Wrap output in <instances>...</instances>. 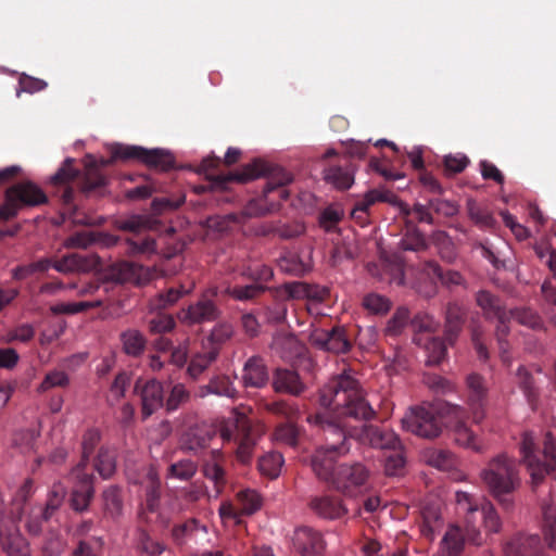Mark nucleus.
<instances>
[{
	"mask_svg": "<svg viewBox=\"0 0 556 556\" xmlns=\"http://www.w3.org/2000/svg\"><path fill=\"white\" fill-rule=\"evenodd\" d=\"M319 404L331 409L332 414L344 434L351 443V439L359 444L374 448L395 451L402 447L397 434L383 427L364 424L361 427L351 426L349 419L370 420L376 416L375 409L364 395L358 380L351 370L333 377L319 391Z\"/></svg>",
	"mask_w": 556,
	"mask_h": 556,
	"instance_id": "nucleus-1",
	"label": "nucleus"
},
{
	"mask_svg": "<svg viewBox=\"0 0 556 556\" xmlns=\"http://www.w3.org/2000/svg\"><path fill=\"white\" fill-rule=\"evenodd\" d=\"M307 421L323 428L326 441L325 445L317 448L312 455L311 467L319 480L331 485L338 468L337 459L350 452V442L344 434V428L337 422L333 414L329 416L319 413L309 415Z\"/></svg>",
	"mask_w": 556,
	"mask_h": 556,
	"instance_id": "nucleus-2",
	"label": "nucleus"
},
{
	"mask_svg": "<svg viewBox=\"0 0 556 556\" xmlns=\"http://www.w3.org/2000/svg\"><path fill=\"white\" fill-rule=\"evenodd\" d=\"M481 479L501 506L509 510L514 505L510 495L520 485L517 462L507 454H498L481 471Z\"/></svg>",
	"mask_w": 556,
	"mask_h": 556,
	"instance_id": "nucleus-3",
	"label": "nucleus"
},
{
	"mask_svg": "<svg viewBox=\"0 0 556 556\" xmlns=\"http://www.w3.org/2000/svg\"><path fill=\"white\" fill-rule=\"evenodd\" d=\"M520 452L527 464L532 483L539 484L545 476L556 475V422L546 432L542 451L535 450L534 435L525 432L520 444Z\"/></svg>",
	"mask_w": 556,
	"mask_h": 556,
	"instance_id": "nucleus-4",
	"label": "nucleus"
},
{
	"mask_svg": "<svg viewBox=\"0 0 556 556\" xmlns=\"http://www.w3.org/2000/svg\"><path fill=\"white\" fill-rule=\"evenodd\" d=\"M77 181L83 192H91L105 185V176L97 165H88L83 176L74 167V160L66 159L58 172L51 177V184L63 187L60 198L64 205L70 207L73 204L75 191L70 182Z\"/></svg>",
	"mask_w": 556,
	"mask_h": 556,
	"instance_id": "nucleus-5",
	"label": "nucleus"
},
{
	"mask_svg": "<svg viewBox=\"0 0 556 556\" xmlns=\"http://www.w3.org/2000/svg\"><path fill=\"white\" fill-rule=\"evenodd\" d=\"M456 503L458 511L464 514L465 522L472 527L471 530H468V539L472 544L479 545L481 543L480 531L477 528L478 517L482 519L484 528L489 532L496 533L501 530V519L490 501L485 498L477 500L467 492H457Z\"/></svg>",
	"mask_w": 556,
	"mask_h": 556,
	"instance_id": "nucleus-6",
	"label": "nucleus"
},
{
	"mask_svg": "<svg viewBox=\"0 0 556 556\" xmlns=\"http://www.w3.org/2000/svg\"><path fill=\"white\" fill-rule=\"evenodd\" d=\"M448 402L422 403L410 407L402 418V427L407 432L422 439L433 440L443 430L442 415L447 414Z\"/></svg>",
	"mask_w": 556,
	"mask_h": 556,
	"instance_id": "nucleus-7",
	"label": "nucleus"
},
{
	"mask_svg": "<svg viewBox=\"0 0 556 556\" xmlns=\"http://www.w3.org/2000/svg\"><path fill=\"white\" fill-rule=\"evenodd\" d=\"M262 435L260 427L252 425L249 419L240 418L233 422L224 425L220 429V438L225 444H233L237 459L243 464H250L254 447Z\"/></svg>",
	"mask_w": 556,
	"mask_h": 556,
	"instance_id": "nucleus-8",
	"label": "nucleus"
},
{
	"mask_svg": "<svg viewBox=\"0 0 556 556\" xmlns=\"http://www.w3.org/2000/svg\"><path fill=\"white\" fill-rule=\"evenodd\" d=\"M4 199V203L0 205L1 220L15 217L22 207L39 206L48 202L45 191L29 180L12 185L7 189Z\"/></svg>",
	"mask_w": 556,
	"mask_h": 556,
	"instance_id": "nucleus-9",
	"label": "nucleus"
},
{
	"mask_svg": "<svg viewBox=\"0 0 556 556\" xmlns=\"http://www.w3.org/2000/svg\"><path fill=\"white\" fill-rule=\"evenodd\" d=\"M116 160H137L150 168L167 172L174 168L175 157L165 149H146L139 146L115 144L111 150V159L103 161L102 165H109Z\"/></svg>",
	"mask_w": 556,
	"mask_h": 556,
	"instance_id": "nucleus-10",
	"label": "nucleus"
},
{
	"mask_svg": "<svg viewBox=\"0 0 556 556\" xmlns=\"http://www.w3.org/2000/svg\"><path fill=\"white\" fill-rule=\"evenodd\" d=\"M121 230L132 232L134 236L125 240V253L130 256L150 255L156 250L155 240L140 233L151 228V220L144 216L134 215L118 223Z\"/></svg>",
	"mask_w": 556,
	"mask_h": 556,
	"instance_id": "nucleus-11",
	"label": "nucleus"
},
{
	"mask_svg": "<svg viewBox=\"0 0 556 556\" xmlns=\"http://www.w3.org/2000/svg\"><path fill=\"white\" fill-rule=\"evenodd\" d=\"M368 478L369 470L362 463L341 464L331 485L346 496H355L366 485Z\"/></svg>",
	"mask_w": 556,
	"mask_h": 556,
	"instance_id": "nucleus-12",
	"label": "nucleus"
},
{
	"mask_svg": "<svg viewBox=\"0 0 556 556\" xmlns=\"http://www.w3.org/2000/svg\"><path fill=\"white\" fill-rule=\"evenodd\" d=\"M135 392L141 400L142 418L147 419L160 408L165 407V391L163 383L156 379L144 381L138 380L135 384Z\"/></svg>",
	"mask_w": 556,
	"mask_h": 556,
	"instance_id": "nucleus-13",
	"label": "nucleus"
},
{
	"mask_svg": "<svg viewBox=\"0 0 556 556\" xmlns=\"http://www.w3.org/2000/svg\"><path fill=\"white\" fill-rule=\"evenodd\" d=\"M268 172V165L261 160L243 165L240 169L228 174H216L210 176L212 187L214 189L224 190L229 182L245 184L250 180L256 179Z\"/></svg>",
	"mask_w": 556,
	"mask_h": 556,
	"instance_id": "nucleus-14",
	"label": "nucleus"
},
{
	"mask_svg": "<svg viewBox=\"0 0 556 556\" xmlns=\"http://www.w3.org/2000/svg\"><path fill=\"white\" fill-rule=\"evenodd\" d=\"M216 294V289L208 290L197 303L189 305L188 308L182 312L180 318L190 325L217 320L220 316V309L211 299V296H215Z\"/></svg>",
	"mask_w": 556,
	"mask_h": 556,
	"instance_id": "nucleus-15",
	"label": "nucleus"
},
{
	"mask_svg": "<svg viewBox=\"0 0 556 556\" xmlns=\"http://www.w3.org/2000/svg\"><path fill=\"white\" fill-rule=\"evenodd\" d=\"M72 476L76 482L72 491L71 506L76 511L86 510L94 494V477L84 470L83 464L73 469Z\"/></svg>",
	"mask_w": 556,
	"mask_h": 556,
	"instance_id": "nucleus-16",
	"label": "nucleus"
},
{
	"mask_svg": "<svg viewBox=\"0 0 556 556\" xmlns=\"http://www.w3.org/2000/svg\"><path fill=\"white\" fill-rule=\"evenodd\" d=\"M307 506L314 515L326 520H338L348 514L342 500L327 493L309 496Z\"/></svg>",
	"mask_w": 556,
	"mask_h": 556,
	"instance_id": "nucleus-17",
	"label": "nucleus"
},
{
	"mask_svg": "<svg viewBox=\"0 0 556 556\" xmlns=\"http://www.w3.org/2000/svg\"><path fill=\"white\" fill-rule=\"evenodd\" d=\"M468 405L471 410L475 424H480L485 416L484 406L486 402L488 388L484 379L478 374L467 377Z\"/></svg>",
	"mask_w": 556,
	"mask_h": 556,
	"instance_id": "nucleus-18",
	"label": "nucleus"
},
{
	"mask_svg": "<svg viewBox=\"0 0 556 556\" xmlns=\"http://www.w3.org/2000/svg\"><path fill=\"white\" fill-rule=\"evenodd\" d=\"M217 431L210 425H195L190 427L181 438V447L193 454H199L210 446Z\"/></svg>",
	"mask_w": 556,
	"mask_h": 556,
	"instance_id": "nucleus-19",
	"label": "nucleus"
},
{
	"mask_svg": "<svg viewBox=\"0 0 556 556\" xmlns=\"http://www.w3.org/2000/svg\"><path fill=\"white\" fill-rule=\"evenodd\" d=\"M314 342L320 349L336 354L346 353L352 348L346 329L341 326L314 334Z\"/></svg>",
	"mask_w": 556,
	"mask_h": 556,
	"instance_id": "nucleus-20",
	"label": "nucleus"
},
{
	"mask_svg": "<svg viewBox=\"0 0 556 556\" xmlns=\"http://www.w3.org/2000/svg\"><path fill=\"white\" fill-rule=\"evenodd\" d=\"M543 548L538 534L518 533L510 538L503 546L505 556H534Z\"/></svg>",
	"mask_w": 556,
	"mask_h": 556,
	"instance_id": "nucleus-21",
	"label": "nucleus"
},
{
	"mask_svg": "<svg viewBox=\"0 0 556 556\" xmlns=\"http://www.w3.org/2000/svg\"><path fill=\"white\" fill-rule=\"evenodd\" d=\"M447 415L453 416L456 420L454 427V440L458 445L468 447L475 451L480 450L475 433L467 427L465 422L466 410L456 404H446Z\"/></svg>",
	"mask_w": 556,
	"mask_h": 556,
	"instance_id": "nucleus-22",
	"label": "nucleus"
},
{
	"mask_svg": "<svg viewBox=\"0 0 556 556\" xmlns=\"http://www.w3.org/2000/svg\"><path fill=\"white\" fill-rule=\"evenodd\" d=\"M293 543L295 548L303 556H318L325 549V542L320 532L309 528L301 527L295 530Z\"/></svg>",
	"mask_w": 556,
	"mask_h": 556,
	"instance_id": "nucleus-23",
	"label": "nucleus"
},
{
	"mask_svg": "<svg viewBox=\"0 0 556 556\" xmlns=\"http://www.w3.org/2000/svg\"><path fill=\"white\" fill-rule=\"evenodd\" d=\"M271 384L276 393H287L293 396H299L306 390L300 375L286 368H277L274 371Z\"/></svg>",
	"mask_w": 556,
	"mask_h": 556,
	"instance_id": "nucleus-24",
	"label": "nucleus"
},
{
	"mask_svg": "<svg viewBox=\"0 0 556 556\" xmlns=\"http://www.w3.org/2000/svg\"><path fill=\"white\" fill-rule=\"evenodd\" d=\"M269 381L268 368L261 356L250 357L242 372V383L245 388L262 389Z\"/></svg>",
	"mask_w": 556,
	"mask_h": 556,
	"instance_id": "nucleus-25",
	"label": "nucleus"
},
{
	"mask_svg": "<svg viewBox=\"0 0 556 556\" xmlns=\"http://www.w3.org/2000/svg\"><path fill=\"white\" fill-rule=\"evenodd\" d=\"M466 523V530L464 531L457 525H451L446 530L444 536L440 543V553L442 556H459L464 549L465 542H470L468 539V530H471Z\"/></svg>",
	"mask_w": 556,
	"mask_h": 556,
	"instance_id": "nucleus-26",
	"label": "nucleus"
},
{
	"mask_svg": "<svg viewBox=\"0 0 556 556\" xmlns=\"http://www.w3.org/2000/svg\"><path fill=\"white\" fill-rule=\"evenodd\" d=\"M476 303L486 320L503 318L505 313L508 312L502 299L486 290H480L476 293Z\"/></svg>",
	"mask_w": 556,
	"mask_h": 556,
	"instance_id": "nucleus-27",
	"label": "nucleus"
},
{
	"mask_svg": "<svg viewBox=\"0 0 556 556\" xmlns=\"http://www.w3.org/2000/svg\"><path fill=\"white\" fill-rule=\"evenodd\" d=\"M543 532L547 545L556 549V491H552L549 500L542 503Z\"/></svg>",
	"mask_w": 556,
	"mask_h": 556,
	"instance_id": "nucleus-28",
	"label": "nucleus"
},
{
	"mask_svg": "<svg viewBox=\"0 0 556 556\" xmlns=\"http://www.w3.org/2000/svg\"><path fill=\"white\" fill-rule=\"evenodd\" d=\"M210 394L236 399L238 391L229 377L215 376L208 381L207 384L201 386L197 391V395L199 397H205Z\"/></svg>",
	"mask_w": 556,
	"mask_h": 556,
	"instance_id": "nucleus-29",
	"label": "nucleus"
},
{
	"mask_svg": "<svg viewBox=\"0 0 556 556\" xmlns=\"http://www.w3.org/2000/svg\"><path fill=\"white\" fill-rule=\"evenodd\" d=\"M293 180L292 175L282 169H276L270 177L268 178L263 194L266 199H269L271 194L277 193L279 200H287L289 198V191L286 189V186L289 185Z\"/></svg>",
	"mask_w": 556,
	"mask_h": 556,
	"instance_id": "nucleus-30",
	"label": "nucleus"
},
{
	"mask_svg": "<svg viewBox=\"0 0 556 556\" xmlns=\"http://www.w3.org/2000/svg\"><path fill=\"white\" fill-rule=\"evenodd\" d=\"M466 312L463 306L457 303H450L446 307L445 316V339L448 343H453L460 332Z\"/></svg>",
	"mask_w": 556,
	"mask_h": 556,
	"instance_id": "nucleus-31",
	"label": "nucleus"
},
{
	"mask_svg": "<svg viewBox=\"0 0 556 556\" xmlns=\"http://www.w3.org/2000/svg\"><path fill=\"white\" fill-rule=\"evenodd\" d=\"M424 270L428 276L438 278L446 288L458 287L465 283V278L459 271L453 269L443 270L434 261L425 262Z\"/></svg>",
	"mask_w": 556,
	"mask_h": 556,
	"instance_id": "nucleus-32",
	"label": "nucleus"
},
{
	"mask_svg": "<svg viewBox=\"0 0 556 556\" xmlns=\"http://www.w3.org/2000/svg\"><path fill=\"white\" fill-rule=\"evenodd\" d=\"M395 194L387 189H371L365 193L362 200L357 201L351 215L368 214V210L377 202L393 203Z\"/></svg>",
	"mask_w": 556,
	"mask_h": 556,
	"instance_id": "nucleus-33",
	"label": "nucleus"
},
{
	"mask_svg": "<svg viewBox=\"0 0 556 556\" xmlns=\"http://www.w3.org/2000/svg\"><path fill=\"white\" fill-rule=\"evenodd\" d=\"M219 354L218 346H211L210 349L194 355L187 367L188 376L197 380L213 362L216 361Z\"/></svg>",
	"mask_w": 556,
	"mask_h": 556,
	"instance_id": "nucleus-34",
	"label": "nucleus"
},
{
	"mask_svg": "<svg viewBox=\"0 0 556 556\" xmlns=\"http://www.w3.org/2000/svg\"><path fill=\"white\" fill-rule=\"evenodd\" d=\"M428 247L424 233L418 229L414 222H407L405 232L399 242L401 251L419 252Z\"/></svg>",
	"mask_w": 556,
	"mask_h": 556,
	"instance_id": "nucleus-35",
	"label": "nucleus"
},
{
	"mask_svg": "<svg viewBox=\"0 0 556 556\" xmlns=\"http://www.w3.org/2000/svg\"><path fill=\"white\" fill-rule=\"evenodd\" d=\"M119 340L124 353L128 356L139 357L146 350L147 340L139 330H125L121 333Z\"/></svg>",
	"mask_w": 556,
	"mask_h": 556,
	"instance_id": "nucleus-36",
	"label": "nucleus"
},
{
	"mask_svg": "<svg viewBox=\"0 0 556 556\" xmlns=\"http://www.w3.org/2000/svg\"><path fill=\"white\" fill-rule=\"evenodd\" d=\"M324 178L337 189H349L353 181V170L348 165H332L324 170Z\"/></svg>",
	"mask_w": 556,
	"mask_h": 556,
	"instance_id": "nucleus-37",
	"label": "nucleus"
},
{
	"mask_svg": "<svg viewBox=\"0 0 556 556\" xmlns=\"http://www.w3.org/2000/svg\"><path fill=\"white\" fill-rule=\"evenodd\" d=\"M104 514L117 519L123 513V494L118 485H110L102 493Z\"/></svg>",
	"mask_w": 556,
	"mask_h": 556,
	"instance_id": "nucleus-38",
	"label": "nucleus"
},
{
	"mask_svg": "<svg viewBox=\"0 0 556 556\" xmlns=\"http://www.w3.org/2000/svg\"><path fill=\"white\" fill-rule=\"evenodd\" d=\"M212 454L214 462L204 465L203 472L205 478L213 482L215 493L218 495L226 485V472L219 464L222 452L219 450H213Z\"/></svg>",
	"mask_w": 556,
	"mask_h": 556,
	"instance_id": "nucleus-39",
	"label": "nucleus"
},
{
	"mask_svg": "<svg viewBox=\"0 0 556 556\" xmlns=\"http://www.w3.org/2000/svg\"><path fill=\"white\" fill-rule=\"evenodd\" d=\"M144 491L146 507L150 513H155L160 506L161 481L157 473L151 468L146 473Z\"/></svg>",
	"mask_w": 556,
	"mask_h": 556,
	"instance_id": "nucleus-40",
	"label": "nucleus"
},
{
	"mask_svg": "<svg viewBox=\"0 0 556 556\" xmlns=\"http://www.w3.org/2000/svg\"><path fill=\"white\" fill-rule=\"evenodd\" d=\"M278 267L286 274L299 277L305 275L311 268L307 262L292 252L286 253L278 260Z\"/></svg>",
	"mask_w": 556,
	"mask_h": 556,
	"instance_id": "nucleus-41",
	"label": "nucleus"
},
{
	"mask_svg": "<svg viewBox=\"0 0 556 556\" xmlns=\"http://www.w3.org/2000/svg\"><path fill=\"white\" fill-rule=\"evenodd\" d=\"M94 469L103 479H110L116 470V452L102 446L94 459Z\"/></svg>",
	"mask_w": 556,
	"mask_h": 556,
	"instance_id": "nucleus-42",
	"label": "nucleus"
},
{
	"mask_svg": "<svg viewBox=\"0 0 556 556\" xmlns=\"http://www.w3.org/2000/svg\"><path fill=\"white\" fill-rule=\"evenodd\" d=\"M189 291L184 289L182 286L175 288L172 287L165 292L159 293L155 298L150 301V307L152 311H164L175 305L184 295Z\"/></svg>",
	"mask_w": 556,
	"mask_h": 556,
	"instance_id": "nucleus-43",
	"label": "nucleus"
},
{
	"mask_svg": "<svg viewBox=\"0 0 556 556\" xmlns=\"http://www.w3.org/2000/svg\"><path fill=\"white\" fill-rule=\"evenodd\" d=\"M283 462L280 453L268 452L258 458L257 468L263 476L276 479L280 473Z\"/></svg>",
	"mask_w": 556,
	"mask_h": 556,
	"instance_id": "nucleus-44",
	"label": "nucleus"
},
{
	"mask_svg": "<svg viewBox=\"0 0 556 556\" xmlns=\"http://www.w3.org/2000/svg\"><path fill=\"white\" fill-rule=\"evenodd\" d=\"M269 288L266 285L250 283L227 288V293L236 301H253L265 293Z\"/></svg>",
	"mask_w": 556,
	"mask_h": 556,
	"instance_id": "nucleus-45",
	"label": "nucleus"
},
{
	"mask_svg": "<svg viewBox=\"0 0 556 556\" xmlns=\"http://www.w3.org/2000/svg\"><path fill=\"white\" fill-rule=\"evenodd\" d=\"M467 211L470 219L480 228L493 229L495 227L496 220L491 212L486 207L481 206L475 200H468Z\"/></svg>",
	"mask_w": 556,
	"mask_h": 556,
	"instance_id": "nucleus-46",
	"label": "nucleus"
},
{
	"mask_svg": "<svg viewBox=\"0 0 556 556\" xmlns=\"http://www.w3.org/2000/svg\"><path fill=\"white\" fill-rule=\"evenodd\" d=\"M191 399V393L187 387L177 382L170 387L168 396L165 399V409L167 413H173L187 404Z\"/></svg>",
	"mask_w": 556,
	"mask_h": 556,
	"instance_id": "nucleus-47",
	"label": "nucleus"
},
{
	"mask_svg": "<svg viewBox=\"0 0 556 556\" xmlns=\"http://www.w3.org/2000/svg\"><path fill=\"white\" fill-rule=\"evenodd\" d=\"M68 289L75 290L78 296L96 295L101 296L99 293L102 291L103 294L108 292L106 283L100 282L98 279L87 280L85 278H78L76 281L68 282Z\"/></svg>",
	"mask_w": 556,
	"mask_h": 556,
	"instance_id": "nucleus-48",
	"label": "nucleus"
},
{
	"mask_svg": "<svg viewBox=\"0 0 556 556\" xmlns=\"http://www.w3.org/2000/svg\"><path fill=\"white\" fill-rule=\"evenodd\" d=\"M104 305V298L97 296L91 301H80L73 303H60L51 307V311L54 314H77L80 312L88 311L90 308L101 307Z\"/></svg>",
	"mask_w": 556,
	"mask_h": 556,
	"instance_id": "nucleus-49",
	"label": "nucleus"
},
{
	"mask_svg": "<svg viewBox=\"0 0 556 556\" xmlns=\"http://www.w3.org/2000/svg\"><path fill=\"white\" fill-rule=\"evenodd\" d=\"M424 460L440 470H448L453 467L454 460L451 452L440 448H427L422 453Z\"/></svg>",
	"mask_w": 556,
	"mask_h": 556,
	"instance_id": "nucleus-50",
	"label": "nucleus"
},
{
	"mask_svg": "<svg viewBox=\"0 0 556 556\" xmlns=\"http://www.w3.org/2000/svg\"><path fill=\"white\" fill-rule=\"evenodd\" d=\"M265 408L267 412L286 418L288 421H295L301 416L299 406L294 402L286 400L267 403Z\"/></svg>",
	"mask_w": 556,
	"mask_h": 556,
	"instance_id": "nucleus-51",
	"label": "nucleus"
},
{
	"mask_svg": "<svg viewBox=\"0 0 556 556\" xmlns=\"http://www.w3.org/2000/svg\"><path fill=\"white\" fill-rule=\"evenodd\" d=\"M89 266L87 258L78 253L64 255L53 263V268L60 273L86 270Z\"/></svg>",
	"mask_w": 556,
	"mask_h": 556,
	"instance_id": "nucleus-52",
	"label": "nucleus"
},
{
	"mask_svg": "<svg viewBox=\"0 0 556 556\" xmlns=\"http://www.w3.org/2000/svg\"><path fill=\"white\" fill-rule=\"evenodd\" d=\"M237 502L242 515H252L261 507L260 494L250 489L238 492Z\"/></svg>",
	"mask_w": 556,
	"mask_h": 556,
	"instance_id": "nucleus-53",
	"label": "nucleus"
},
{
	"mask_svg": "<svg viewBox=\"0 0 556 556\" xmlns=\"http://www.w3.org/2000/svg\"><path fill=\"white\" fill-rule=\"evenodd\" d=\"M299 435L300 429L294 421L280 424L274 431V439L289 446H295L298 444Z\"/></svg>",
	"mask_w": 556,
	"mask_h": 556,
	"instance_id": "nucleus-54",
	"label": "nucleus"
},
{
	"mask_svg": "<svg viewBox=\"0 0 556 556\" xmlns=\"http://www.w3.org/2000/svg\"><path fill=\"white\" fill-rule=\"evenodd\" d=\"M517 384L522 390L530 405H534L538 400V392L534 387L532 375L522 366H520L516 374Z\"/></svg>",
	"mask_w": 556,
	"mask_h": 556,
	"instance_id": "nucleus-55",
	"label": "nucleus"
},
{
	"mask_svg": "<svg viewBox=\"0 0 556 556\" xmlns=\"http://www.w3.org/2000/svg\"><path fill=\"white\" fill-rule=\"evenodd\" d=\"M70 384V377L63 370H51L46 374L42 382L38 386L37 391L45 393L53 388H66Z\"/></svg>",
	"mask_w": 556,
	"mask_h": 556,
	"instance_id": "nucleus-56",
	"label": "nucleus"
},
{
	"mask_svg": "<svg viewBox=\"0 0 556 556\" xmlns=\"http://www.w3.org/2000/svg\"><path fill=\"white\" fill-rule=\"evenodd\" d=\"M421 514V533L427 538L433 539L437 528L442 523L441 514L435 507H425Z\"/></svg>",
	"mask_w": 556,
	"mask_h": 556,
	"instance_id": "nucleus-57",
	"label": "nucleus"
},
{
	"mask_svg": "<svg viewBox=\"0 0 556 556\" xmlns=\"http://www.w3.org/2000/svg\"><path fill=\"white\" fill-rule=\"evenodd\" d=\"M427 361L429 366L439 365L446 355V345L440 338H431L426 343Z\"/></svg>",
	"mask_w": 556,
	"mask_h": 556,
	"instance_id": "nucleus-58",
	"label": "nucleus"
},
{
	"mask_svg": "<svg viewBox=\"0 0 556 556\" xmlns=\"http://www.w3.org/2000/svg\"><path fill=\"white\" fill-rule=\"evenodd\" d=\"M197 470L198 466L193 460L182 459L172 464L168 468V473L173 478L187 481L195 475Z\"/></svg>",
	"mask_w": 556,
	"mask_h": 556,
	"instance_id": "nucleus-59",
	"label": "nucleus"
},
{
	"mask_svg": "<svg viewBox=\"0 0 556 556\" xmlns=\"http://www.w3.org/2000/svg\"><path fill=\"white\" fill-rule=\"evenodd\" d=\"M243 276L253 281V283L266 285L274 278V270L271 267L264 264H256L249 266Z\"/></svg>",
	"mask_w": 556,
	"mask_h": 556,
	"instance_id": "nucleus-60",
	"label": "nucleus"
},
{
	"mask_svg": "<svg viewBox=\"0 0 556 556\" xmlns=\"http://www.w3.org/2000/svg\"><path fill=\"white\" fill-rule=\"evenodd\" d=\"M101 440V432L99 429L90 428L83 435V459L79 464H83V468L85 469L86 463L89 456L92 454L96 446L99 444Z\"/></svg>",
	"mask_w": 556,
	"mask_h": 556,
	"instance_id": "nucleus-61",
	"label": "nucleus"
},
{
	"mask_svg": "<svg viewBox=\"0 0 556 556\" xmlns=\"http://www.w3.org/2000/svg\"><path fill=\"white\" fill-rule=\"evenodd\" d=\"M405 467V458L401 451V447L393 451L390 455L386 457L384 460V472L387 476L396 477L401 476L404 472Z\"/></svg>",
	"mask_w": 556,
	"mask_h": 556,
	"instance_id": "nucleus-62",
	"label": "nucleus"
},
{
	"mask_svg": "<svg viewBox=\"0 0 556 556\" xmlns=\"http://www.w3.org/2000/svg\"><path fill=\"white\" fill-rule=\"evenodd\" d=\"M428 204L435 214L444 217H452L458 212V206L454 201L442 199L440 197L429 198Z\"/></svg>",
	"mask_w": 556,
	"mask_h": 556,
	"instance_id": "nucleus-63",
	"label": "nucleus"
},
{
	"mask_svg": "<svg viewBox=\"0 0 556 556\" xmlns=\"http://www.w3.org/2000/svg\"><path fill=\"white\" fill-rule=\"evenodd\" d=\"M159 313L149 320V330L151 333H165L174 329L175 320L168 315L157 311Z\"/></svg>",
	"mask_w": 556,
	"mask_h": 556,
	"instance_id": "nucleus-64",
	"label": "nucleus"
}]
</instances>
